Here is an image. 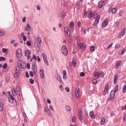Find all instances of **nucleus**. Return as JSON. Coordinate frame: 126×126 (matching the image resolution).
Here are the masks:
<instances>
[{
    "instance_id": "nucleus-32",
    "label": "nucleus",
    "mask_w": 126,
    "mask_h": 126,
    "mask_svg": "<svg viewBox=\"0 0 126 126\" xmlns=\"http://www.w3.org/2000/svg\"><path fill=\"white\" fill-rule=\"evenodd\" d=\"M69 26L70 28H73V27H74V23L73 22V21H71L69 24Z\"/></svg>"
},
{
    "instance_id": "nucleus-39",
    "label": "nucleus",
    "mask_w": 126,
    "mask_h": 126,
    "mask_svg": "<svg viewBox=\"0 0 126 126\" xmlns=\"http://www.w3.org/2000/svg\"><path fill=\"white\" fill-rule=\"evenodd\" d=\"M16 92L17 93H18V92H20V89L19 88V86H17L16 87Z\"/></svg>"
},
{
    "instance_id": "nucleus-42",
    "label": "nucleus",
    "mask_w": 126,
    "mask_h": 126,
    "mask_svg": "<svg viewBox=\"0 0 126 126\" xmlns=\"http://www.w3.org/2000/svg\"><path fill=\"white\" fill-rule=\"evenodd\" d=\"M5 60H6L5 57H0V62H1V61H3V62H4V61H5Z\"/></svg>"
},
{
    "instance_id": "nucleus-48",
    "label": "nucleus",
    "mask_w": 126,
    "mask_h": 126,
    "mask_svg": "<svg viewBox=\"0 0 126 126\" xmlns=\"http://www.w3.org/2000/svg\"><path fill=\"white\" fill-rule=\"evenodd\" d=\"M30 82L31 84H34V80H33L32 79H30Z\"/></svg>"
},
{
    "instance_id": "nucleus-35",
    "label": "nucleus",
    "mask_w": 126,
    "mask_h": 126,
    "mask_svg": "<svg viewBox=\"0 0 126 126\" xmlns=\"http://www.w3.org/2000/svg\"><path fill=\"white\" fill-rule=\"evenodd\" d=\"M74 61H75V58L73 57L72 58V62H73V65L75 67V66H76V62Z\"/></svg>"
},
{
    "instance_id": "nucleus-54",
    "label": "nucleus",
    "mask_w": 126,
    "mask_h": 126,
    "mask_svg": "<svg viewBox=\"0 0 126 126\" xmlns=\"http://www.w3.org/2000/svg\"><path fill=\"white\" fill-rule=\"evenodd\" d=\"M115 48H116V49H120V48H121V45L120 44H117Z\"/></svg>"
},
{
    "instance_id": "nucleus-29",
    "label": "nucleus",
    "mask_w": 126,
    "mask_h": 126,
    "mask_svg": "<svg viewBox=\"0 0 126 126\" xmlns=\"http://www.w3.org/2000/svg\"><path fill=\"white\" fill-rule=\"evenodd\" d=\"M90 116L92 119H94L95 118V116L94 115V113L93 111L90 112Z\"/></svg>"
},
{
    "instance_id": "nucleus-28",
    "label": "nucleus",
    "mask_w": 126,
    "mask_h": 126,
    "mask_svg": "<svg viewBox=\"0 0 126 126\" xmlns=\"http://www.w3.org/2000/svg\"><path fill=\"white\" fill-rule=\"evenodd\" d=\"M57 80L59 81V82H62L63 83V81H62V77L61 76L59 75V74H57Z\"/></svg>"
},
{
    "instance_id": "nucleus-52",
    "label": "nucleus",
    "mask_w": 126,
    "mask_h": 126,
    "mask_svg": "<svg viewBox=\"0 0 126 126\" xmlns=\"http://www.w3.org/2000/svg\"><path fill=\"white\" fill-rule=\"evenodd\" d=\"M30 75L31 77H33V76H34V74L33 73V72L30 71Z\"/></svg>"
},
{
    "instance_id": "nucleus-47",
    "label": "nucleus",
    "mask_w": 126,
    "mask_h": 126,
    "mask_svg": "<svg viewBox=\"0 0 126 126\" xmlns=\"http://www.w3.org/2000/svg\"><path fill=\"white\" fill-rule=\"evenodd\" d=\"M26 45H27V46H31V42H30V41L28 40L26 42Z\"/></svg>"
},
{
    "instance_id": "nucleus-5",
    "label": "nucleus",
    "mask_w": 126,
    "mask_h": 126,
    "mask_svg": "<svg viewBox=\"0 0 126 126\" xmlns=\"http://www.w3.org/2000/svg\"><path fill=\"white\" fill-rule=\"evenodd\" d=\"M32 70L33 71L34 74H37V64L36 63L33 62L32 63Z\"/></svg>"
},
{
    "instance_id": "nucleus-33",
    "label": "nucleus",
    "mask_w": 126,
    "mask_h": 126,
    "mask_svg": "<svg viewBox=\"0 0 126 126\" xmlns=\"http://www.w3.org/2000/svg\"><path fill=\"white\" fill-rule=\"evenodd\" d=\"M2 109H3V103H0V112H2Z\"/></svg>"
},
{
    "instance_id": "nucleus-40",
    "label": "nucleus",
    "mask_w": 126,
    "mask_h": 126,
    "mask_svg": "<svg viewBox=\"0 0 126 126\" xmlns=\"http://www.w3.org/2000/svg\"><path fill=\"white\" fill-rule=\"evenodd\" d=\"M123 93H126V84H125L123 86Z\"/></svg>"
},
{
    "instance_id": "nucleus-53",
    "label": "nucleus",
    "mask_w": 126,
    "mask_h": 126,
    "mask_svg": "<svg viewBox=\"0 0 126 126\" xmlns=\"http://www.w3.org/2000/svg\"><path fill=\"white\" fill-rule=\"evenodd\" d=\"M36 60H37L38 63H40L41 62V59H40V56H37Z\"/></svg>"
},
{
    "instance_id": "nucleus-2",
    "label": "nucleus",
    "mask_w": 126,
    "mask_h": 126,
    "mask_svg": "<svg viewBox=\"0 0 126 126\" xmlns=\"http://www.w3.org/2000/svg\"><path fill=\"white\" fill-rule=\"evenodd\" d=\"M15 73L14 74V76L15 78H18L20 76V71H21V69L18 67H15L14 68Z\"/></svg>"
},
{
    "instance_id": "nucleus-27",
    "label": "nucleus",
    "mask_w": 126,
    "mask_h": 126,
    "mask_svg": "<svg viewBox=\"0 0 126 126\" xmlns=\"http://www.w3.org/2000/svg\"><path fill=\"white\" fill-rule=\"evenodd\" d=\"M98 17H99V19H100V16L97 15V13H96V12H94V19H98Z\"/></svg>"
},
{
    "instance_id": "nucleus-43",
    "label": "nucleus",
    "mask_w": 126,
    "mask_h": 126,
    "mask_svg": "<svg viewBox=\"0 0 126 126\" xmlns=\"http://www.w3.org/2000/svg\"><path fill=\"white\" fill-rule=\"evenodd\" d=\"M90 50L92 52L95 51V47L94 46H91Z\"/></svg>"
},
{
    "instance_id": "nucleus-13",
    "label": "nucleus",
    "mask_w": 126,
    "mask_h": 126,
    "mask_svg": "<svg viewBox=\"0 0 126 126\" xmlns=\"http://www.w3.org/2000/svg\"><path fill=\"white\" fill-rule=\"evenodd\" d=\"M79 92H80V89L79 88H77L75 91V97L78 99L79 98Z\"/></svg>"
},
{
    "instance_id": "nucleus-15",
    "label": "nucleus",
    "mask_w": 126,
    "mask_h": 126,
    "mask_svg": "<svg viewBox=\"0 0 126 126\" xmlns=\"http://www.w3.org/2000/svg\"><path fill=\"white\" fill-rule=\"evenodd\" d=\"M100 74H101V73L97 71H95L94 72V76L97 79H99L100 78Z\"/></svg>"
},
{
    "instance_id": "nucleus-60",
    "label": "nucleus",
    "mask_w": 126,
    "mask_h": 126,
    "mask_svg": "<svg viewBox=\"0 0 126 126\" xmlns=\"http://www.w3.org/2000/svg\"><path fill=\"white\" fill-rule=\"evenodd\" d=\"M23 41H27V38H26V36H23Z\"/></svg>"
},
{
    "instance_id": "nucleus-24",
    "label": "nucleus",
    "mask_w": 126,
    "mask_h": 126,
    "mask_svg": "<svg viewBox=\"0 0 126 126\" xmlns=\"http://www.w3.org/2000/svg\"><path fill=\"white\" fill-rule=\"evenodd\" d=\"M30 61L31 62H33V60H34V61H35V62L37 61V56H36V55L34 54L33 55L32 57L30 59Z\"/></svg>"
},
{
    "instance_id": "nucleus-63",
    "label": "nucleus",
    "mask_w": 126,
    "mask_h": 126,
    "mask_svg": "<svg viewBox=\"0 0 126 126\" xmlns=\"http://www.w3.org/2000/svg\"><path fill=\"white\" fill-rule=\"evenodd\" d=\"M25 21H26V17H24L22 19V22L24 23V22H25Z\"/></svg>"
},
{
    "instance_id": "nucleus-46",
    "label": "nucleus",
    "mask_w": 126,
    "mask_h": 126,
    "mask_svg": "<svg viewBox=\"0 0 126 126\" xmlns=\"http://www.w3.org/2000/svg\"><path fill=\"white\" fill-rule=\"evenodd\" d=\"M2 53H6V52H7V49L4 48H2Z\"/></svg>"
},
{
    "instance_id": "nucleus-34",
    "label": "nucleus",
    "mask_w": 126,
    "mask_h": 126,
    "mask_svg": "<svg viewBox=\"0 0 126 126\" xmlns=\"http://www.w3.org/2000/svg\"><path fill=\"white\" fill-rule=\"evenodd\" d=\"M66 110L67 112H70V111H71V109H70V106H69V105H67L66 106Z\"/></svg>"
},
{
    "instance_id": "nucleus-7",
    "label": "nucleus",
    "mask_w": 126,
    "mask_h": 126,
    "mask_svg": "<svg viewBox=\"0 0 126 126\" xmlns=\"http://www.w3.org/2000/svg\"><path fill=\"white\" fill-rule=\"evenodd\" d=\"M106 4V0H101L99 1L98 3V8H102L104 5Z\"/></svg>"
},
{
    "instance_id": "nucleus-41",
    "label": "nucleus",
    "mask_w": 126,
    "mask_h": 126,
    "mask_svg": "<svg viewBox=\"0 0 126 126\" xmlns=\"http://www.w3.org/2000/svg\"><path fill=\"white\" fill-rule=\"evenodd\" d=\"M93 84H94V85H96V84H97V79H94L93 80Z\"/></svg>"
},
{
    "instance_id": "nucleus-11",
    "label": "nucleus",
    "mask_w": 126,
    "mask_h": 126,
    "mask_svg": "<svg viewBox=\"0 0 126 126\" xmlns=\"http://www.w3.org/2000/svg\"><path fill=\"white\" fill-rule=\"evenodd\" d=\"M108 12H112L113 14H115L117 12V9L116 8H113V6H110L108 10Z\"/></svg>"
},
{
    "instance_id": "nucleus-45",
    "label": "nucleus",
    "mask_w": 126,
    "mask_h": 126,
    "mask_svg": "<svg viewBox=\"0 0 126 126\" xmlns=\"http://www.w3.org/2000/svg\"><path fill=\"white\" fill-rule=\"evenodd\" d=\"M79 117V120L80 122H82V121L83 120V116H78Z\"/></svg>"
},
{
    "instance_id": "nucleus-12",
    "label": "nucleus",
    "mask_w": 126,
    "mask_h": 126,
    "mask_svg": "<svg viewBox=\"0 0 126 126\" xmlns=\"http://www.w3.org/2000/svg\"><path fill=\"white\" fill-rule=\"evenodd\" d=\"M9 103H11V104H12L13 102H16V100H15V98L12 96V95H10V97L8 98Z\"/></svg>"
},
{
    "instance_id": "nucleus-64",
    "label": "nucleus",
    "mask_w": 126,
    "mask_h": 126,
    "mask_svg": "<svg viewBox=\"0 0 126 126\" xmlns=\"http://www.w3.org/2000/svg\"><path fill=\"white\" fill-rule=\"evenodd\" d=\"M122 110H126V104L125 106L122 107Z\"/></svg>"
},
{
    "instance_id": "nucleus-22",
    "label": "nucleus",
    "mask_w": 126,
    "mask_h": 126,
    "mask_svg": "<svg viewBox=\"0 0 126 126\" xmlns=\"http://www.w3.org/2000/svg\"><path fill=\"white\" fill-rule=\"evenodd\" d=\"M100 20L99 17H98L97 19H95V21L93 23L94 26H96L99 23V21Z\"/></svg>"
},
{
    "instance_id": "nucleus-30",
    "label": "nucleus",
    "mask_w": 126,
    "mask_h": 126,
    "mask_svg": "<svg viewBox=\"0 0 126 126\" xmlns=\"http://www.w3.org/2000/svg\"><path fill=\"white\" fill-rule=\"evenodd\" d=\"M12 95H13L14 96H16V94H17V93L15 91V89H12Z\"/></svg>"
},
{
    "instance_id": "nucleus-49",
    "label": "nucleus",
    "mask_w": 126,
    "mask_h": 126,
    "mask_svg": "<svg viewBox=\"0 0 126 126\" xmlns=\"http://www.w3.org/2000/svg\"><path fill=\"white\" fill-rule=\"evenodd\" d=\"M6 66H7V63H5L3 65V69H5L6 68Z\"/></svg>"
},
{
    "instance_id": "nucleus-14",
    "label": "nucleus",
    "mask_w": 126,
    "mask_h": 126,
    "mask_svg": "<svg viewBox=\"0 0 126 126\" xmlns=\"http://www.w3.org/2000/svg\"><path fill=\"white\" fill-rule=\"evenodd\" d=\"M108 91H109V84H106L105 85V87L104 90L103 94L106 95V94H107V93H108Z\"/></svg>"
},
{
    "instance_id": "nucleus-4",
    "label": "nucleus",
    "mask_w": 126,
    "mask_h": 126,
    "mask_svg": "<svg viewBox=\"0 0 126 126\" xmlns=\"http://www.w3.org/2000/svg\"><path fill=\"white\" fill-rule=\"evenodd\" d=\"M61 52L64 56H67V48L65 46H63L61 48Z\"/></svg>"
},
{
    "instance_id": "nucleus-21",
    "label": "nucleus",
    "mask_w": 126,
    "mask_h": 126,
    "mask_svg": "<svg viewBox=\"0 0 126 126\" xmlns=\"http://www.w3.org/2000/svg\"><path fill=\"white\" fill-rule=\"evenodd\" d=\"M25 30H26V31H28V32L31 30V27H30V25H29V24L27 25V26L25 28Z\"/></svg>"
},
{
    "instance_id": "nucleus-58",
    "label": "nucleus",
    "mask_w": 126,
    "mask_h": 126,
    "mask_svg": "<svg viewBox=\"0 0 126 126\" xmlns=\"http://www.w3.org/2000/svg\"><path fill=\"white\" fill-rule=\"evenodd\" d=\"M126 114H125V115L123 117V122H126Z\"/></svg>"
},
{
    "instance_id": "nucleus-17",
    "label": "nucleus",
    "mask_w": 126,
    "mask_h": 126,
    "mask_svg": "<svg viewBox=\"0 0 126 126\" xmlns=\"http://www.w3.org/2000/svg\"><path fill=\"white\" fill-rule=\"evenodd\" d=\"M115 97V91H111L110 94V100H114V97Z\"/></svg>"
},
{
    "instance_id": "nucleus-18",
    "label": "nucleus",
    "mask_w": 126,
    "mask_h": 126,
    "mask_svg": "<svg viewBox=\"0 0 126 126\" xmlns=\"http://www.w3.org/2000/svg\"><path fill=\"white\" fill-rule=\"evenodd\" d=\"M126 34V28L123 29L120 33V38L124 36Z\"/></svg>"
},
{
    "instance_id": "nucleus-51",
    "label": "nucleus",
    "mask_w": 126,
    "mask_h": 126,
    "mask_svg": "<svg viewBox=\"0 0 126 126\" xmlns=\"http://www.w3.org/2000/svg\"><path fill=\"white\" fill-rule=\"evenodd\" d=\"M80 76H82V77L85 76V74H84V72H82L80 73Z\"/></svg>"
},
{
    "instance_id": "nucleus-20",
    "label": "nucleus",
    "mask_w": 126,
    "mask_h": 126,
    "mask_svg": "<svg viewBox=\"0 0 126 126\" xmlns=\"http://www.w3.org/2000/svg\"><path fill=\"white\" fill-rule=\"evenodd\" d=\"M39 73L40 74L41 78H42V79H44V78H45V75L44 74V69H40Z\"/></svg>"
},
{
    "instance_id": "nucleus-9",
    "label": "nucleus",
    "mask_w": 126,
    "mask_h": 126,
    "mask_svg": "<svg viewBox=\"0 0 126 126\" xmlns=\"http://www.w3.org/2000/svg\"><path fill=\"white\" fill-rule=\"evenodd\" d=\"M30 54H31V51L29 50H26L25 52V56L27 57V60H30L31 59V56H30Z\"/></svg>"
},
{
    "instance_id": "nucleus-10",
    "label": "nucleus",
    "mask_w": 126,
    "mask_h": 126,
    "mask_svg": "<svg viewBox=\"0 0 126 126\" xmlns=\"http://www.w3.org/2000/svg\"><path fill=\"white\" fill-rule=\"evenodd\" d=\"M64 31H65V33L66 34L67 36L68 37H69V36H70V34H71L69 28H68V27H65L64 28Z\"/></svg>"
},
{
    "instance_id": "nucleus-16",
    "label": "nucleus",
    "mask_w": 126,
    "mask_h": 126,
    "mask_svg": "<svg viewBox=\"0 0 126 126\" xmlns=\"http://www.w3.org/2000/svg\"><path fill=\"white\" fill-rule=\"evenodd\" d=\"M109 22V20L108 19H105L104 21L103 22L102 24V28H104L108 25V23Z\"/></svg>"
},
{
    "instance_id": "nucleus-37",
    "label": "nucleus",
    "mask_w": 126,
    "mask_h": 126,
    "mask_svg": "<svg viewBox=\"0 0 126 126\" xmlns=\"http://www.w3.org/2000/svg\"><path fill=\"white\" fill-rule=\"evenodd\" d=\"M83 116V114H82V110H80V109H79L78 116Z\"/></svg>"
},
{
    "instance_id": "nucleus-25",
    "label": "nucleus",
    "mask_w": 126,
    "mask_h": 126,
    "mask_svg": "<svg viewBox=\"0 0 126 126\" xmlns=\"http://www.w3.org/2000/svg\"><path fill=\"white\" fill-rule=\"evenodd\" d=\"M114 26L115 27V28H119V27H120V22H116L114 23Z\"/></svg>"
},
{
    "instance_id": "nucleus-26",
    "label": "nucleus",
    "mask_w": 126,
    "mask_h": 126,
    "mask_svg": "<svg viewBox=\"0 0 126 126\" xmlns=\"http://www.w3.org/2000/svg\"><path fill=\"white\" fill-rule=\"evenodd\" d=\"M117 82H118V76L115 75L114 77V84H117Z\"/></svg>"
},
{
    "instance_id": "nucleus-57",
    "label": "nucleus",
    "mask_w": 126,
    "mask_h": 126,
    "mask_svg": "<svg viewBox=\"0 0 126 126\" xmlns=\"http://www.w3.org/2000/svg\"><path fill=\"white\" fill-rule=\"evenodd\" d=\"M4 34L3 32L0 30V36H2Z\"/></svg>"
},
{
    "instance_id": "nucleus-23",
    "label": "nucleus",
    "mask_w": 126,
    "mask_h": 126,
    "mask_svg": "<svg viewBox=\"0 0 126 126\" xmlns=\"http://www.w3.org/2000/svg\"><path fill=\"white\" fill-rule=\"evenodd\" d=\"M121 63H122V62L121 61H118L115 64L116 68H119L120 65H121Z\"/></svg>"
},
{
    "instance_id": "nucleus-38",
    "label": "nucleus",
    "mask_w": 126,
    "mask_h": 126,
    "mask_svg": "<svg viewBox=\"0 0 126 126\" xmlns=\"http://www.w3.org/2000/svg\"><path fill=\"white\" fill-rule=\"evenodd\" d=\"M89 16L90 17V18L93 17V13H92V11H90L89 13Z\"/></svg>"
},
{
    "instance_id": "nucleus-3",
    "label": "nucleus",
    "mask_w": 126,
    "mask_h": 126,
    "mask_svg": "<svg viewBox=\"0 0 126 126\" xmlns=\"http://www.w3.org/2000/svg\"><path fill=\"white\" fill-rule=\"evenodd\" d=\"M26 65V64H25L24 62L19 60L18 61L17 66H16V67H19V68H20V69H21V68H24Z\"/></svg>"
},
{
    "instance_id": "nucleus-31",
    "label": "nucleus",
    "mask_w": 126,
    "mask_h": 126,
    "mask_svg": "<svg viewBox=\"0 0 126 126\" xmlns=\"http://www.w3.org/2000/svg\"><path fill=\"white\" fill-rule=\"evenodd\" d=\"M44 112H45V113H48V114H50V110H49V109H48V107H45L44 108Z\"/></svg>"
},
{
    "instance_id": "nucleus-8",
    "label": "nucleus",
    "mask_w": 126,
    "mask_h": 126,
    "mask_svg": "<svg viewBox=\"0 0 126 126\" xmlns=\"http://www.w3.org/2000/svg\"><path fill=\"white\" fill-rule=\"evenodd\" d=\"M21 49L19 48L17 49L16 53V57L17 58H21L22 57V53Z\"/></svg>"
},
{
    "instance_id": "nucleus-44",
    "label": "nucleus",
    "mask_w": 126,
    "mask_h": 126,
    "mask_svg": "<svg viewBox=\"0 0 126 126\" xmlns=\"http://www.w3.org/2000/svg\"><path fill=\"white\" fill-rule=\"evenodd\" d=\"M119 86L117 85L114 88V92L115 93H117V91H118Z\"/></svg>"
},
{
    "instance_id": "nucleus-50",
    "label": "nucleus",
    "mask_w": 126,
    "mask_h": 126,
    "mask_svg": "<svg viewBox=\"0 0 126 126\" xmlns=\"http://www.w3.org/2000/svg\"><path fill=\"white\" fill-rule=\"evenodd\" d=\"M126 53V48H124L121 52V55H124Z\"/></svg>"
},
{
    "instance_id": "nucleus-56",
    "label": "nucleus",
    "mask_w": 126,
    "mask_h": 126,
    "mask_svg": "<svg viewBox=\"0 0 126 126\" xmlns=\"http://www.w3.org/2000/svg\"><path fill=\"white\" fill-rule=\"evenodd\" d=\"M26 76L27 78H29V74L28 73V71L26 72Z\"/></svg>"
},
{
    "instance_id": "nucleus-19",
    "label": "nucleus",
    "mask_w": 126,
    "mask_h": 126,
    "mask_svg": "<svg viewBox=\"0 0 126 126\" xmlns=\"http://www.w3.org/2000/svg\"><path fill=\"white\" fill-rule=\"evenodd\" d=\"M78 47H79V48L80 49H85L86 48V45L82 43H80L78 44Z\"/></svg>"
},
{
    "instance_id": "nucleus-62",
    "label": "nucleus",
    "mask_w": 126,
    "mask_h": 126,
    "mask_svg": "<svg viewBox=\"0 0 126 126\" xmlns=\"http://www.w3.org/2000/svg\"><path fill=\"white\" fill-rule=\"evenodd\" d=\"M65 90H66V91L67 92H69V88H68V87H66L65 88Z\"/></svg>"
},
{
    "instance_id": "nucleus-59",
    "label": "nucleus",
    "mask_w": 126,
    "mask_h": 126,
    "mask_svg": "<svg viewBox=\"0 0 126 126\" xmlns=\"http://www.w3.org/2000/svg\"><path fill=\"white\" fill-rule=\"evenodd\" d=\"M112 46H113V43H111L107 47V50H109V49H110Z\"/></svg>"
},
{
    "instance_id": "nucleus-55",
    "label": "nucleus",
    "mask_w": 126,
    "mask_h": 126,
    "mask_svg": "<svg viewBox=\"0 0 126 126\" xmlns=\"http://www.w3.org/2000/svg\"><path fill=\"white\" fill-rule=\"evenodd\" d=\"M27 68L28 69H30V63H28L27 64Z\"/></svg>"
},
{
    "instance_id": "nucleus-6",
    "label": "nucleus",
    "mask_w": 126,
    "mask_h": 126,
    "mask_svg": "<svg viewBox=\"0 0 126 126\" xmlns=\"http://www.w3.org/2000/svg\"><path fill=\"white\" fill-rule=\"evenodd\" d=\"M42 57L44 60V62L46 65H49V62H48V59H47V55L45 53H42Z\"/></svg>"
},
{
    "instance_id": "nucleus-1",
    "label": "nucleus",
    "mask_w": 126,
    "mask_h": 126,
    "mask_svg": "<svg viewBox=\"0 0 126 126\" xmlns=\"http://www.w3.org/2000/svg\"><path fill=\"white\" fill-rule=\"evenodd\" d=\"M41 44H42V40H41V37L38 36L36 37V39L34 41V46L37 51H39L40 50V48H41Z\"/></svg>"
},
{
    "instance_id": "nucleus-36",
    "label": "nucleus",
    "mask_w": 126,
    "mask_h": 126,
    "mask_svg": "<svg viewBox=\"0 0 126 126\" xmlns=\"http://www.w3.org/2000/svg\"><path fill=\"white\" fill-rule=\"evenodd\" d=\"M105 118H103L101 119V121H100V124L101 125H104L105 124Z\"/></svg>"
},
{
    "instance_id": "nucleus-61",
    "label": "nucleus",
    "mask_w": 126,
    "mask_h": 126,
    "mask_svg": "<svg viewBox=\"0 0 126 126\" xmlns=\"http://www.w3.org/2000/svg\"><path fill=\"white\" fill-rule=\"evenodd\" d=\"M83 14V15H85V16H86V15H87V11H84Z\"/></svg>"
}]
</instances>
